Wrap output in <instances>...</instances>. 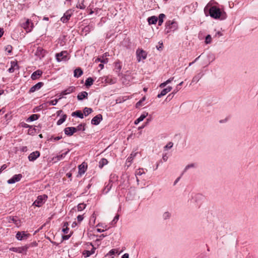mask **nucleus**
Instances as JSON below:
<instances>
[{
	"mask_svg": "<svg viewBox=\"0 0 258 258\" xmlns=\"http://www.w3.org/2000/svg\"><path fill=\"white\" fill-rule=\"evenodd\" d=\"M112 186V183H110L108 181V183H105V186L102 189V193L104 194H107L111 189Z\"/></svg>",
	"mask_w": 258,
	"mask_h": 258,
	"instance_id": "23",
	"label": "nucleus"
},
{
	"mask_svg": "<svg viewBox=\"0 0 258 258\" xmlns=\"http://www.w3.org/2000/svg\"><path fill=\"white\" fill-rule=\"evenodd\" d=\"M108 162L106 158H102L99 162V167L100 168H103V167L108 164Z\"/></svg>",
	"mask_w": 258,
	"mask_h": 258,
	"instance_id": "32",
	"label": "nucleus"
},
{
	"mask_svg": "<svg viewBox=\"0 0 258 258\" xmlns=\"http://www.w3.org/2000/svg\"><path fill=\"white\" fill-rule=\"evenodd\" d=\"M84 2L85 0H79L76 5V7L80 9H84L86 8V6L84 5Z\"/></svg>",
	"mask_w": 258,
	"mask_h": 258,
	"instance_id": "31",
	"label": "nucleus"
},
{
	"mask_svg": "<svg viewBox=\"0 0 258 258\" xmlns=\"http://www.w3.org/2000/svg\"><path fill=\"white\" fill-rule=\"evenodd\" d=\"M171 217V213L169 212H165L162 215L164 220L169 219Z\"/></svg>",
	"mask_w": 258,
	"mask_h": 258,
	"instance_id": "42",
	"label": "nucleus"
},
{
	"mask_svg": "<svg viewBox=\"0 0 258 258\" xmlns=\"http://www.w3.org/2000/svg\"><path fill=\"white\" fill-rule=\"evenodd\" d=\"M71 236V234H69V235H67V234L66 235H63L62 236V238L63 239V240H68L70 237Z\"/></svg>",
	"mask_w": 258,
	"mask_h": 258,
	"instance_id": "55",
	"label": "nucleus"
},
{
	"mask_svg": "<svg viewBox=\"0 0 258 258\" xmlns=\"http://www.w3.org/2000/svg\"><path fill=\"white\" fill-rule=\"evenodd\" d=\"M167 83H166V82H164L162 83H161L160 85V88H163L164 87H165L166 85H167Z\"/></svg>",
	"mask_w": 258,
	"mask_h": 258,
	"instance_id": "63",
	"label": "nucleus"
},
{
	"mask_svg": "<svg viewBox=\"0 0 258 258\" xmlns=\"http://www.w3.org/2000/svg\"><path fill=\"white\" fill-rule=\"evenodd\" d=\"M11 67L15 69L16 67L18 69V64L17 61H12L11 62Z\"/></svg>",
	"mask_w": 258,
	"mask_h": 258,
	"instance_id": "50",
	"label": "nucleus"
},
{
	"mask_svg": "<svg viewBox=\"0 0 258 258\" xmlns=\"http://www.w3.org/2000/svg\"><path fill=\"white\" fill-rule=\"evenodd\" d=\"M62 232L67 234L68 233L69 231V228L68 227H65V228H63L62 230Z\"/></svg>",
	"mask_w": 258,
	"mask_h": 258,
	"instance_id": "59",
	"label": "nucleus"
},
{
	"mask_svg": "<svg viewBox=\"0 0 258 258\" xmlns=\"http://www.w3.org/2000/svg\"><path fill=\"white\" fill-rule=\"evenodd\" d=\"M55 57L58 62L67 61L69 59L67 51H63L60 53H56Z\"/></svg>",
	"mask_w": 258,
	"mask_h": 258,
	"instance_id": "6",
	"label": "nucleus"
},
{
	"mask_svg": "<svg viewBox=\"0 0 258 258\" xmlns=\"http://www.w3.org/2000/svg\"><path fill=\"white\" fill-rule=\"evenodd\" d=\"M183 82H181L177 85L176 88L173 91L175 94L179 91V90L180 89V86H181L183 84Z\"/></svg>",
	"mask_w": 258,
	"mask_h": 258,
	"instance_id": "49",
	"label": "nucleus"
},
{
	"mask_svg": "<svg viewBox=\"0 0 258 258\" xmlns=\"http://www.w3.org/2000/svg\"><path fill=\"white\" fill-rule=\"evenodd\" d=\"M75 90H76V87H74V86H70L68 88H67L66 89L64 90L63 91H62L61 93H60V95L61 96H62V98L63 97V95H68V94H70L74 92L75 91Z\"/></svg>",
	"mask_w": 258,
	"mask_h": 258,
	"instance_id": "16",
	"label": "nucleus"
},
{
	"mask_svg": "<svg viewBox=\"0 0 258 258\" xmlns=\"http://www.w3.org/2000/svg\"><path fill=\"white\" fill-rule=\"evenodd\" d=\"M96 62H101L102 63H107L108 62V58H104L103 56L98 57L96 60Z\"/></svg>",
	"mask_w": 258,
	"mask_h": 258,
	"instance_id": "39",
	"label": "nucleus"
},
{
	"mask_svg": "<svg viewBox=\"0 0 258 258\" xmlns=\"http://www.w3.org/2000/svg\"><path fill=\"white\" fill-rule=\"evenodd\" d=\"M148 115V113L147 112H144L143 114H142L139 117H138L136 120L135 121V124H138L139 123H140L141 121H142Z\"/></svg>",
	"mask_w": 258,
	"mask_h": 258,
	"instance_id": "25",
	"label": "nucleus"
},
{
	"mask_svg": "<svg viewBox=\"0 0 258 258\" xmlns=\"http://www.w3.org/2000/svg\"><path fill=\"white\" fill-rule=\"evenodd\" d=\"M44 85L43 82H38L35 85L31 87L29 91L30 93H33L36 91L39 90Z\"/></svg>",
	"mask_w": 258,
	"mask_h": 258,
	"instance_id": "15",
	"label": "nucleus"
},
{
	"mask_svg": "<svg viewBox=\"0 0 258 258\" xmlns=\"http://www.w3.org/2000/svg\"><path fill=\"white\" fill-rule=\"evenodd\" d=\"M67 117V115L66 114L62 115L61 117L59 120H57L56 124L57 125H60L61 124H62L66 121Z\"/></svg>",
	"mask_w": 258,
	"mask_h": 258,
	"instance_id": "35",
	"label": "nucleus"
},
{
	"mask_svg": "<svg viewBox=\"0 0 258 258\" xmlns=\"http://www.w3.org/2000/svg\"><path fill=\"white\" fill-rule=\"evenodd\" d=\"M88 93L86 91H83L79 93L77 95V99L79 100H83L84 99H87Z\"/></svg>",
	"mask_w": 258,
	"mask_h": 258,
	"instance_id": "24",
	"label": "nucleus"
},
{
	"mask_svg": "<svg viewBox=\"0 0 258 258\" xmlns=\"http://www.w3.org/2000/svg\"><path fill=\"white\" fill-rule=\"evenodd\" d=\"M121 69V65L120 61L116 62L115 63V72L119 74Z\"/></svg>",
	"mask_w": 258,
	"mask_h": 258,
	"instance_id": "36",
	"label": "nucleus"
},
{
	"mask_svg": "<svg viewBox=\"0 0 258 258\" xmlns=\"http://www.w3.org/2000/svg\"><path fill=\"white\" fill-rule=\"evenodd\" d=\"M78 222L80 223L84 219V217L83 215H78L77 217Z\"/></svg>",
	"mask_w": 258,
	"mask_h": 258,
	"instance_id": "54",
	"label": "nucleus"
},
{
	"mask_svg": "<svg viewBox=\"0 0 258 258\" xmlns=\"http://www.w3.org/2000/svg\"><path fill=\"white\" fill-rule=\"evenodd\" d=\"M61 97L59 98L58 99H55L54 100H50L47 102V103L49 104V105L54 106L58 102V100L60 99Z\"/></svg>",
	"mask_w": 258,
	"mask_h": 258,
	"instance_id": "43",
	"label": "nucleus"
},
{
	"mask_svg": "<svg viewBox=\"0 0 258 258\" xmlns=\"http://www.w3.org/2000/svg\"><path fill=\"white\" fill-rule=\"evenodd\" d=\"M28 246H29V247H36L37 246L38 244L36 242V241H34L32 243H31L30 244H27Z\"/></svg>",
	"mask_w": 258,
	"mask_h": 258,
	"instance_id": "56",
	"label": "nucleus"
},
{
	"mask_svg": "<svg viewBox=\"0 0 258 258\" xmlns=\"http://www.w3.org/2000/svg\"><path fill=\"white\" fill-rule=\"evenodd\" d=\"M61 139H62V136H57V137H56L51 136L50 137L49 140L51 141L55 142V141L59 140Z\"/></svg>",
	"mask_w": 258,
	"mask_h": 258,
	"instance_id": "47",
	"label": "nucleus"
},
{
	"mask_svg": "<svg viewBox=\"0 0 258 258\" xmlns=\"http://www.w3.org/2000/svg\"><path fill=\"white\" fill-rule=\"evenodd\" d=\"M93 112V109L91 108L85 107L83 109L84 116H87Z\"/></svg>",
	"mask_w": 258,
	"mask_h": 258,
	"instance_id": "33",
	"label": "nucleus"
},
{
	"mask_svg": "<svg viewBox=\"0 0 258 258\" xmlns=\"http://www.w3.org/2000/svg\"><path fill=\"white\" fill-rule=\"evenodd\" d=\"M29 248V246L28 245H25L21 247H13L10 248V250L13 252H17L19 253H25L26 254V252Z\"/></svg>",
	"mask_w": 258,
	"mask_h": 258,
	"instance_id": "7",
	"label": "nucleus"
},
{
	"mask_svg": "<svg viewBox=\"0 0 258 258\" xmlns=\"http://www.w3.org/2000/svg\"><path fill=\"white\" fill-rule=\"evenodd\" d=\"M21 126H22L23 127H24V128H29V127H30V126H31L30 125H29V124H27V123H25V122H22V123H21Z\"/></svg>",
	"mask_w": 258,
	"mask_h": 258,
	"instance_id": "57",
	"label": "nucleus"
},
{
	"mask_svg": "<svg viewBox=\"0 0 258 258\" xmlns=\"http://www.w3.org/2000/svg\"><path fill=\"white\" fill-rule=\"evenodd\" d=\"M137 60L140 62L142 59H145L147 56V52L143 49L138 48L136 51Z\"/></svg>",
	"mask_w": 258,
	"mask_h": 258,
	"instance_id": "9",
	"label": "nucleus"
},
{
	"mask_svg": "<svg viewBox=\"0 0 258 258\" xmlns=\"http://www.w3.org/2000/svg\"><path fill=\"white\" fill-rule=\"evenodd\" d=\"M115 254H119V253H118V251L117 249H112L108 252V253L107 254V255L111 256L112 258H113Z\"/></svg>",
	"mask_w": 258,
	"mask_h": 258,
	"instance_id": "38",
	"label": "nucleus"
},
{
	"mask_svg": "<svg viewBox=\"0 0 258 258\" xmlns=\"http://www.w3.org/2000/svg\"><path fill=\"white\" fill-rule=\"evenodd\" d=\"M173 145V144L172 142H169L165 146V148L167 149H170L172 147Z\"/></svg>",
	"mask_w": 258,
	"mask_h": 258,
	"instance_id": "58",
	"label": "nucleus"
},
{
	"mask_svg": "<svg viewBox=\"0 0 258 258\" xmlns=\"http://www.w3.org/2000/svg\"><path fill=\"white\" fill-rule=\"evenodd\" d=\"M87 169V164L85 162H83L81 164L78 166V173L80 175L84 174Z\"/></svg>",
	"mask_w": 258,
	"mask_h": 258,
	"instance_id": "17",
	"label": "nucleus"
},
{
	"mask_svg": "<svg viewBox=\"0 0 258 258\" xmlns=\"http://www.w3.org/2000/svg\"><path fill=\"white\" fill-rule=\"evenodd\" d=\"M204 74L202 72H200L196 75L192 80V83H197L203 76Z\"/></svg>",
	"mask_w": 258,
	"mask_h": 258,
	"instance_id": "29",
	"label": "nucleus"
},
{
	"mask_svg": "<svg viewBox=\"0 0 258 258\" xmlns=\"http://www.w3.org/2000/svg\"><path fill=\"white\" fill-rule=\"evenodd\" d=\"M177 23L174 21H168L166 23V32H171L177 30Z\"/></svg>",
	"mask_w": 258,
	"mask_h": 258,
	"instance_id": "5",
	"label": "nucleus"
},
{
	"mask_svg": "<svg viewBox=\"0 0 258 258\" xmlns=\"http://www.w3.org/2000/svg\"><path fill=\"white\" fill-rule=\"evenodd\" d=\"M40 152L38 151H36L30 153L28 158L30 161H34L40 156Z\"/></svg>",
	"mask_w": 258,
	"mask_h": 258,
	"instance_id": "14",
	"label": "nucleus"
},
{
	"mask_svg": "<svg viewBox=\"0 0 258 258\" xmlns=\"http://www.w3.org/2000/svg\"><path fill=\"white\" fill-rule=\"evenodd\" d=\"M83 255L85 257H88L91 255V253L89 251V250H84L83 252Z\"/></svg>",
	"mask_w": 258,
	"mask_h": 258,
	"instance_id": "48",
	"label": "nucleus"
},
{
	"mask_svg": "<svg viewBox=\"0 0 258 258\" xmlns=\"http://www.w3.org/2000/svg\"><path fill=\"white\" fill-rule=\"evenodd\" d=\"M30 236V234L26 231H18L16 234V238L19 241H22L27 239Z\"/></svg>",
	"mask_w": 258,
	"mask_h": 258,
	"instance_id": "8",
	"label": "nucleus"
},
{
	"mask_svg": "<svg viewBox=\"0 0 258 258\" xmlns=\"http://www.w3.org/2000/svg\"><path fill=\"white\" fill-rule=\"evenodd\" d=\"M173 79H174L173 77L170 78L169 79H168L167 80H166L165 82L167 83V84H168L171 83L173 81Z\"/></svg>",
	"mask_w": 258,
	"mask_h": 258,
	"instance_id": "62",
	"label": "nucleus"
},
{
	"mask_svg": "<svg viewBox=\"0 0 258 258\" xmlns=\"http://www.w3.org/2000/svg\"><path fill=\"white\" fill-rule=\"evenodd\" d=\"M165 17L166 16L164 14H160L158 18L155 16L149 17L148 19V22L149 24H154L158 21V25L160 26L163 22V20Z\"/></svg>",
	"mask_w": 258,
	"mask_h": 258,
	"instance_id": "2",
	"label": "nucleus"
},
{
	"mask_svg": "<svg viewBox=\"0 0 258 258\" xmlns=\"http://www.w3.org/2000/svg\"><path fill=\"white\" fill-rule=\"evenodd\" d=\"M118 176L114 173H111L109 177V181H110V183H113L114 181L117 180Z\"/></svg>",
	"mask_w": 258,
	"mask_h": 258,
	"instance_id": "40",
	"label": "nucleus"
},
{
	"mask_svg": "<svg viewBox=\"0 0 258 258\" xmlns=\"http://www.w3.org/2000/svg\"><path fill=\"white\" fill-rule=\"evenodd\" d=\"M212 41V37H211V36L209 34L207 35L206 37H205V42L206 44H209Z\"/></svg>",
	"mask_w": 258,
	"mask_h": 258,
	"instance_id": "44",
	"label": "nucleus"
},
{
	"mask_svg": "<svg viewBox=\"0 0 258 258\" xmlns=\"http://www.w3.org/2000/svg\"><path fill=\"white\" fill-rule=\"evenodd\" d=\"M40 117V115L33 114L31 115L29 117L26 119L27 122H31L37 120Z\"/></svg>",
	"mask_w": 258,
	"mask_h": 258,
	"instance_id": "26",
	"label": "nucleus"
},
{
	"mask_svg": "<svg viewBox=\"0 0 258 258\" xmlns=\"http://www.w3.org/2000/svg\"><path fill=\"white\" fill-rule=\"evenodd\" d=\"M46 51L41 47H38L35 52V55L40 59L43 58L45 55Z\"/></svg>",
	"mask_w": 258,
	"mask_h": 258,
	"instance_id": "11",
	"label": "nucleus"
},
{
	"mask_svg": "<svg viewBox=\"0 0 258 258\" xmlns=\"http://www.w3.org/2000/svg\"><path fill=\"white\" fill-rule=\"evenodd\" d=\"M73 12L72 10H68L63 15V16L61 17V21L63 23H67L70 19L71 17L73 15Z\"/></svg>",
	"mask_w": 258,
	"mask_h": 258,
	"instance_id": "12",
	"label": "nucleus"
},
{
	"mask_svg": "<svg viewBox=\"0 0 258 258\" xmlns=\"http://www.w3.org/2000/svg\"><path fill=\"white\" fill-rule=\"evenodd\" d=\"M86 204L84 203H80L77 206V210L78 211H82L86 208Z\"/></svg>",
	"mask_w": 258,
	"mask_h": 258,
	"instance_id": "41",
	"label": "nucleus"
},
{
	"mask_svg": "<svg viewBox=\"0 0 258 258\" xmlns=\"http://www.w3.org/2000/svg\"><path fill=\"white\" fill-rule=\"evenodd\" d=\"M102 119V115L101 114H98L92 119L91 123L93 125H97L100 123Z\"/></svg>",
	"mask_w": 258,
	"mask_h": 258,
	"instance_id": "13",
	"label": "nucleus"
},
{
	"mask_svg": "<svg viewBox=\"0 0 258 258\" xmlns=\"http://www.w3.org/2000/svg\"><path fill=\"white\" fill-rule=\"evenodd\" d=\"M210 15L214 19L219 18L221 15L220 9L216 6H212L209 9Z\"/></svg>",
	"mask_w": 258,
	"mask_h": 258,
	"instance_id": "4",
	"label": "nucleus"
},
{
	"mask_svg": "<svg viewBox=\"0 0 258 258\" xmlns=\"http://www.w3.org/2000/svg\"><path fill=\"white\" fill-rule=\"evenodd\" d=\"M146 171H147V170L146 169H145L144 168H140L136 171L135 175L136 176V179H137V182H138V184H139V179L138 177V176H140V175L145 174Z\"/></svg>",
	"mask_w": 258,
	"mask_h": 258,
	"instance_id": "21",
	"label": "nucleus"
},
{
	"mask_svg": "<svg viewBox=\"0 0 258 258\" xmlns=\"http://www.w3.org/2000/svg\"><path fill=\"white\" fill-rule=\"evenodd\" d=\"M159 43V45L158 46H156V48L158 50H162V46H163V42L162 41H159L158 42Z\"/></svg>",
	"mask_w": 258,
	"mask_h": 258,
	"instance_id": "51",
	"label": "nucleus"
},
{
	"mask_svg": "<svg viewBox=\"0 0 258 258\" xmlns=\"http://www.w3.org/2000/svg\"><path fill=\"white\" fill-rule=\"evenodd\" d=\"M7 165L6 164H4L3 165L1 168H0V174L2 173V172H3V171H4V170H5L7 168Z\"/></svg>",
	"mask_w": 258,
	"mask_h": 258,
	"instance_id": "53",
	"label": "nucleus"
},
{
	"mask_svg": "<svg viewBox=\"0 0 258 258\" xmlns=\"http://www.w3.org/2000/svg\"><path fill=\"white\" fill-rule=\"evenodd\" d=\"M15 69H14V68H12V67H11L8 69V72H9V73H13V72H14Z\"/></svg>",
	"mask_w": 258,
	"mask_h": 258,
	"instance_id": "61",
	"label": "nucleus"
},
{
	"mask_svg": "<svg viewBox=\"0 0 258 258\" xmlns=\"http://www.w3.org/2000/svg\"><path fill=\"white\" fill-rule=\"evenodd\" d=\"M22 178V175L21 174H15L10 179H9L7 182L8 184H14L17 182L20 181Z\"/></svg>",
	"mask_w": 258,
	"mask_h": 258,
	"instance_id": "10",
	"label": "nucleus"
},
{
	"mask_svg": "<svg viewBox=\"0 0 258 258\" xmlns=\"http://www.w3.org/2000/svg\"><path fill=\"white\" fill-rule=\"evenodd\" d=\"M13 47L10 45H8L5 47V50L8 52L9 54L11 53L12 51Z\"/></svg>",
	"mask_w": 258,
	"mask_h": 258,
	"instance_id": "46",
	"label": "nucleus"
},
{
	"mask_svg": "<svg viewBox=\"0 0 258 258\" xmlns=\"http://www.w3.org/2000/svg\"><path fill=\"white\" fill-rule=\"evenodd\" d=\"M48 196L46 195L38 196L37 199L33 202L32 205L37 207H41L47 201Z\"/></svg>",
	"mask_w": 258,
	"mask_h": 258,
	"instance_id": "3",
	"label": "nucleus"
},
{
	"mask_svg": "<svg viewBox=\"0 0 258 258\" xmlns=\"http://www.w3.org/2000/svg\"><path fill=\"white\" fill-rule=\"evenodd\" d=\"M70 150L68 149V150L61 154L58 155L53 158V159L55 161H58L62 159H63L69 153Z\"/></svg>",
	"mask_w": 258,
	"mask_h": 258,
	"instance_id": "22",
	"label": "nucleus"
},
{
	"mask_svg": "<svg viewBox=\"0 0 258 258\" xmlns=\"http://www.w3.org/2000/svg\"><path fill=\"white\" fill-rule=\"evenodd\" d=\"M72 116H77L81 119L84 118V114L82 112L81 110H78L75 112H72Z\"/></svg>",
	"mask_w": 258,
	"mask_h": 258,
	"instance_id": "27",
	"label": "nucleus"
},
{
	"mask_svg": "<svg viewBox=\"0 0 258 258\" xmlns=\"http://www.w3.org/2000/svg\"><path fill=\"white\" fill-rule=\"evenodd\" d=\"M198 166V164L196 163H192L186 165L183 170V172H185L188 169L190 168H195Z\"/></svg>",
	"mask_w": 258,
	"mask_h": 258,
	"instance_id": "30",
	"label": "nucleus"
},
{
	"mask_svg": "<svg viewBox=\"0 0 258 258\" xmlns=\"http://www.w3.org/2000/svg\"><path fill=\"white\" fill-rule=\"evenodd\" d=\"M76 132V129L75 127H67L64 129V134L68 136H72Z\"/></svg>",
	"mask_w": 258,
	"mask_h": 258,
	"instance_id": "18",
	"label": "nucleus"
},
{
	"mask_svg": "<svg viewBox=\"0 0 258 258\" xmlns=\"http://www.w3.org/2000/svg\"><path fill=\"white\" fill-rule=\"evenodd\" d=\"M43 72L41 70H37L31 74V78L32 80H35L41 76Z\"/></svg>",
	"mask_w": 258,
	"mask_h": 258,
	"instance_id": "19",
	"label": "nucleus"
},
{
	"mask_svg": "<svg viewBox=\"0 0 258 258\" xmlns=\"http://www.w3.org/2000/svg\"><path fill=\"white\" fill-rule=\"evenodd\" d=\"M83 73V71L82 70V69L81 68H77V69H75L74 72V76L75 78H79L80 77H81Z\"/></svg>",
	"mask_w": 258,
	"mask_h": 258,
	"instance_id": "28",
	"label": "nucleus"
},
{
	"mask_svg": "<svg viewBox=\"0 0 258 258\" xmlns=\"http://www.w3.org/2000/svg\"><path fill=\"white\" fill-rule=\"evenodd\" d=\"M175 95V94L173 93V92H172L171 93L169 94L168 96L167 97V99H169V100H170L171 99H172L173 98V97L174 96V95Z\"/></svg>",
	"mask_w": 258,
	"mask_h": 258,
	"instance_id": "60",
	"label": "nucleus"
},
{
	"mask_svg": "<svg viewBox=\"0 0 258 258\" xmlns=\"http://www.w3.org/2000/svg\"><path fill=\"white\" fill-rule=\"evenodd\" d=\"M21 23V27L24 28L26 32H30L34 27V24L30 20L24 18Z\"/></svg>",
	"mask_w": 258,
	"mask_h": 258,
	"instance_id": "1",
	"label": "nucleus"
},
{
	"mask_svg": "<svg viewBox=\"0 0 258 258\" xmlns=\"http://www.w3.org/2000/svg\"><path fill=\"white\" fill-rule=\"evenodd\" d=\"M118 219H119V216L118 215H117L114 217L113 219L111 222V223H110L111 225L112 226H113L114 224H115L116 223V222H117Z\"/></svg>",
	"mask_w": 258,
	"mask_h": 258,
	"instance_id": "45",
	"label": "nucleus"
},
{
	"mask_svg": "<svg viewBox=\"0 0 258 258\" xmlns=\"http://www.w3.org/2000/svg\"><path fill=\"white\" fill-rule=\"evenodd\" d=\"M121 258H129V254L128 253H124L122 255Z\"/></svg>",
	"mask_w": 258,
	"mask_h": 258,
	"instance_id": "64",
	"label": "nucleus"
},
{
	"mask_svg": "<svg viewBox=\"0 0 258 258\" xmlns=\"http://www.w3.org/2000/svg\"><path fill=\"white\" fill-rule=\"evenodd\" d=\"M172 90V87L170 86H168L166 88L163 89L160 93H159L157 95V97L160 98L162 96L165 95L168 92L171 91Z\"/></svg>",
	"mask_w": 258,
	"mask_h": 258,
	"instance_id": "20",
	"label": "nucleus"
},
{
	"mask_svg": "<svg viewBox=\"0 0 258 258\" xmlns=\"http://www.w3.org/2000/svg\"><path fill=\"white\" fill-rule=\"evenodd\" d=\"M85 126H86V124L83 123H81L80 124H79L76 127V132L77 131H85V130H86V128H85Z\"/></svg>",
	"mask_w": 258,
	"mask_h": 258,
	"instance_id": "37",
	"label": "nucleus"
},
{
	"mask_svg": "<svg viewBox=\"0 0 258 258\" xmlns=\"http://www.w3.org/2000/svg\"><path fill=\"white\" fill-rule=\"evenodd\" d=\"M93 79L91 77H89L86 80L85 84L86 87H90L93 84Z\"/></svg>",
	"mask_w": 258,
	"mask_h": 258,
	"instance_id": "34",
	"label": "nucleus"
},
{
	"mask_svg": "<svg viewBox=\"0 0 258 258\" xmlns=\"http://www.w3.org/2000/svg\"><path fill=\"white\" fill-rule=\"evenodd\" d=\"M145 97H143L142 98V99L141 100H140L139 101H138L137 103H136V107H138V106H140L141 105V103L144 101H145Z\"/></svg>",
	"mask_w": 258,
	"mask_h": 258,
	"instance_id": "52",
	"label": "nucleus"
}]
</instances>
